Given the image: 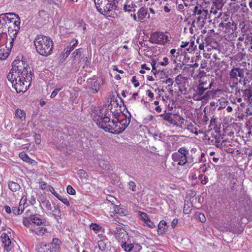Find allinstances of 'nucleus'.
<instances>
[{
	"label": "nucleus",
	"instance_id": "20e7f679",
	"mask_svg": "<svg viewBox=\"0 0 252 252\" xmlns=\"http://www.w3.org/2000/svg\"><path fill=\"white\" fill-rule=\"evenodd\" d=\"M22 223L33 235L39 237L48 236L51 233L50 225L48 223L42 226L36 227L32 223V217H23Z\"/></svg>",
	"mask_w": 252,
	"mask_h": 252
},
{
	"label": "nucleus",
	"instance_id": "0e129e2a",
	"mask_svg": "<svg viewBox=\"0 0 252 252\" xmlns=\"http://www.w3.org/2000/svg\"><path fill=\"white\" fill-rule=\"evenodd\" d=\"M47 184L45 182L40 183L39 188L42 190L46 189L47 188Z\"/></svg>",
	"mask_w": 252,
	"mask_h": 252
},
{
	"label": "nucleus",
	"instance_id": "aec40b11",
	"mask_svg": "<svg viewBox=\"0 0 252 252\" xmlns=\"http://www.w3.org/2000/svg\"><path fill=\"white\" fill-rule=\"evenodd\" d=\"M213 84V82L210 80L208 77L202 76L200 77L198 84L195 86L209 90Z\"/></svg>",
	"mask_w": 252,
	"mask_h": 252
},
{
	"label": "nucleus",
	"instance_id": "9d476101",
	"mask_svg": "<svg viewBox=\"0 0 252 252\" xmlns=\"http://www.w3.org/2000/svg\"><path fill=\"white\" fill-rule=\"evenodd\" d=\"M239 26L243 34L238 38L237 46L239 49L244 51L252 44V33H246V29L245 28V25L244 22L240 23Z\"/></svg>",
	"mask_w": 252,
	"mask_h": 252
},
{
	"label": "nucleus",
	"instance_id": "4be33fe9",
	"mask_svg": "<svg viewBox=\"0 0 252 252\" xmlns=\"http://www.w3.org/2000/svg\"><path fill=\"white\" fill-rule=\"evenodd\" d=\"M147 15V9L142 7L137 12V16L135 14L133 15V18L136 21L142 22L145 19Z\"/></svg>",
	"mask_w": 252,
	"mask_h": 252
},
{
	"label": "nucleus",
	"instance_id": "8fccbe9b",
	"mask_svg": "<svg viewBox=\"0 0 252 252\" xmlns=\"http://www.w3.org/2000/svg\"><path fill=\"white\" fill-rule=\"evenodd\" d=\"M101 228V226L97 223H92L91 225V228L94 231H99Z\"/></svg>",
	"mask_w": 252,
	"mask_h": 252
},
{
	"label": "nucleus",
	"instance_id": "9b49d317",
	"mask_svg": "<svg viewBox=\"0 0 252 252\" xmlns=\"http://www.w3.org/2000/svg\"><path fill=\"white\" fill-rule=\"evenodd\" d=\"M213 94V92L210 90L195 86L191 93V97L194 100L205 102L211 99Z\"/></svg>",
	"mask_w": 252,
	"mask_h": 252
},
{
	"label": "nucleus",
	"instance_id": "1a4fd4ad",
	"mask_svg": "<svg viewBox=\"0 0 252 252\" xmlns=\"http://www.w3.org/2000/svg\"><path fill=\"white\" fill-rule=\"evenodd\" d=\"M61 241L57 238H53L48 244L40 243L37 245L36 250L37 252H60Z\"/></svg>",
	"mask_w": 252,
	"mask_h": 252
},
{
	"label": "nucleus",
	"instance_id": "58836bf2",
	"mask_svg": "<svg viewBox=\"0 0 252 252\" xmlns=\"http://www.w3.org/2000/svg\"><path fill=\"white\" fill-rule=\"evenodd\" d=\"M187 128L188 129L191 133L194 134L196 135H197L199 132L197 131V129L194 126V125L191 122H189L187 125Z\"/></svg>",
	"mask_w": 252,
	"mask_h": 252
},
{
	"label": "nucleus",
	"instance_id": "bf43d9fd",
	"mask_svg": "<svg viewBox=\"0 0 252 252\" xmlns=\"http://www.w3.org/2000/svg\"><path fill=\"white\" fill-rule=\"evenodd\" d=\"M145 224L150 228H153L155 227L154 223L150 219H149L147 221H146V222H145Z\"/></svg>",
	"mask_w": 252,
	"mask_h": 252
},
{
	"label": "nucleus",
	"instance_id": "bb28decb",
	"mask_svg": "<svg viewBox=\"0 0 252 252\" xmlns=\"http://www.w3.org/2000/svg\"><path fill=\"white\" fill-rule=\"evenodd\" d=\"M160 117H162L164 120L168 122L170 124L175 125L177 123L176 121L172 118L171 113H165L161 114Z\"/></svg>",
	"mask_w": 252,
	"mask_h": 252
},
{
	"label": "nucleus",
	"instance_id": "c9c22d12",
	"mask_svg": "<svg viewBox=\"0 0 252 252\" xmlns=\"http://www.w3.org/2000/svg\"><path fill=\"white\" fill-rule=\"evenodd\" d=\"M243 97L244 100L247 101L250 99V98L252 96V90L251 89H246L242 91Z\"/></svg>",
	"mask_w": 252,
	"mask_h": 252
},
{
	"label": "nucleus",
	"instance_id": "4c0bfd02",
	"mask_svg": "<svg viewBox=\"0 0 252 252\" xmlns=\"http://www.w3.org/2000/svg\"><path fill=\"white\" fill-rule=\"evenodd\" d=\"M126 242L121 243V245L125 251L129 252L133 250L134 246L132 244H127Z\"/></svg>",
	"mask_w": 252,
	"mask_h": 252
},
{
	"label": "nucleus",
	"instance_id": "2eb2a0df",
	"mask_svg": "<svg viewBox=\"0 0 252 252\" xmlns=\"http://www.w3.org/2000/svg\"><path fill=\"white\" fill-rule=\"evenodd\" d=\"M150 40L154 44L164 45L169 41V37L163 32H155L151 34Z\"/></svg>",
	"mask_w": 252,
	"mask_h": 252
},
{
	"label": "nucleus",
	"instance_id": "864d4df0",
	"mask_svg": "<svg viewBox=\"0 0 252 252\" xmlns=\"http://www.w3.org/2000/svg\"><path fill=\"white\" fill-rule=\"evenodd\" d=\"M67 192L70 195H74L76 193L75 190L70 185H68L66 188Z\"/></svg>",
	"mask_w": 252,
	"mask_h": 252
},
{
	"label": "nucleus",
	"instance_id": "473e14b6",
	"mask_svg": "<svg viewBox=\"0 0 252 252\" xmlns=\"http://www.w3.org/2000/svg\"><path fill=\"white\" fill-rule=\"evenodd\" d=\"M124 118L119 120L122 126V130H125L129 124L130 118L124 116Z\"/></svg>",
	"mask_w": 252,
	"mask_h": 252
},
{
	"label": "nucleus",
	"instance_id": "680f3d73",
	"mask_svg": "<svg viewBox=\"0 0 252 252\" xmlns=\"http://www.w3.org/2000/svg\"><path fill=\"white\" fill-rule=\"evenodd\" d=\"M220 10H218L215 6H214L213 5H212L211 10H210V13L211 14H213L214 15H216L218 13L219 14Z\"/></svg>",
	"mask_w": 252,
	"mask_h": 252
},
{
	"label": "nucleus",
	"instance_id": "a211bd4d",
	"mask_svg": "<svg viewBox=\"0 0 252 252\" xmlns=\"http://www.w3.org/2000/svg\"><path fill=\"white\" fill-rule=\"evenodd\" d=\"M194 12L196 16V22L200 24L203 23L204 20L207 19L208 11L203 9L202 8H199L197 6H195Z\"/></svg>",
	"mask_w": 252,
	"mask_h": 252
},
{
	"label": "nucleus",
	"instance_id": "c85d7f7f",
	"mask_svg": "<svg viewBox=\"0 0 252 252\" xmlns=\"http://www.w3.org/2000/svg\"><path fill=\"white\" fill-rule=\"evenodd\" d=\"M166 222L163 220H161L158 225V234L159 235H163L167 231Z\"/></svg>",
	"mask_w": 252,
	"mask_h": 252
},
{
	"label": "nucleus",
	"instance_id": "e2e57ef3",
	"mask_svg": "<svg viewBox=\"0 0 252 252\" xmlns=\"http://www.w3.org/2000/svg\"><path fill=\"white\" fill-rule=\"evenodd\" d=\"M165 83L167 85L168 87L172 86L174 83V80L173 79L169 78L166 79Z\"/></svg>",
	"mask_w": 252,
	"mask_h": 252
},
{
	"label": "nucleus",
	"instance_id": "a19ab883",
	"mask_svg": "<svg viewBox=\"0 0 252 252\" xmlns=\"http://www.w3.org/2000/svg\"><path fill=\"white\" fill-rule=\"evenodd\" d=\"M57 194L56 197L61 201H62L63 204L66 205L67 206L70 205V203L68 200L67 198L66 197H64L63 196L60 195L59 193H56Z\"/></svg>",
	"mask_w": 252,
	"mask_h": 252
},
{
	"label": "nucleus",
	"instance_id": "393cba45",
	"mask_svg": "<svg viewBox=\"0 0 252 252\" xmlns=\"http://www.w3.org/2000/svg\"><path fill=\"white\" fill-rule=\"evenodd\" d=\"M97 161L99 167L102 170L104 171L110 170L111 166L109 161L101 158H99Z\"/></svg>",
	"mask_w": 252,
	"mask_h": 252
},
{
	"label": "nucleus",
	"instance_id": "6ab92c4d",
	"mask_svg": "<svg viewBox=\"0 0 252 252\" xmlns=\"http://www.w3.org/2000/svg\"><path fill=\"white\" fill-rule=\"evenodd\" d=\"M8 18V13H3L0 15V41L2 39V34L6 33Z\"/></svg>",
	"mask_w": 252,
	"mask_h": 252
},
{
	"label": "nucleus",
	"instance_id": "69168bd1",
	"mask_svg": "<svg viewBox=\"0 0 252 252\" xmlns=\"http://www.w3.org/2000/svg\"><path fill=\"white\" fill-rule=\"evenodd\" d=\"M78 174L83 178H86L87 176V173L82 169L79 170Z\"/></svg>",
	"mask_w": 252,
	"mask_h": 252
},
{
	"label": "nucleus",
	"instance_id": "ea45409f",
	"mask_svg": "<svg viewBox=\"0 0 252 252\" xmlns=\"http://www.w3.org/2000/svg\"><path fill=\"white\" fill-rule=\"evenodd\" d=\"M21 206H12V210L13 213L15 215H20L24 211V208H20Z\"/></svg>",
	"mask_w": 252,
	"mask_h": 252
},
{
	"label": "nucleus",
	"instance_id": "a878e982",
	"mask_svg": "<svg viewBox=\"0 0 252 252\" xmlns=\"http://www.w3.org/2000/svg\"><path fill=\"white\" fill-rule=\"evenodd\" d=\"M32 217V223L35 225H36V227L38 226H42L44 224H47L49 223L50 225L51 224L49 222H47V223H45L43 221L42 219L39 217H36V215H31Z\"/></svg>",
	"mask_w": 252,
	"mask_h": 252
},
{
	"label": "nucleus",
	"instance_id": "f704fd0d",
	"mask_svg": "<svg viewBox=\"0 0 252 252\" xmlns=\"http://www.w3.org/2000/svg\"><path fill=\"white\" fill-rule=\"evenodd\" d=\"M100 83L99 81L95 80L93 83L92 86L91 87L90 91L93 94H96L98 93L100 89Z\"/></svg>",
	"mask_w": 252,
	"mask_h": 252
},
{
	"label": "nucleus",
	"instance_id": "603ef678",
	"mask_svg": "<svg viewBox=\"0 0 252 252\" xmlns=\"http://www.w3.org/2000/svg\"><path fill=\"white\" fill-rule=\"evenodd\" d=\"M98 245L99 248L101 251H104L106 249V245L103 240H99L98 241Z\"/></svg>",
	"mask_w": 252,
	"mask_h": 252
},
{
	"label": "nucleus",
	"instance_id": "f3484780",
	"mask_svg": "<svg viewBox=\"0 0 252 252\" xmlns=\"http://www.w3.org/2000/svg\"><path fill=\"white\" fill-rule=\"evenodd\" d=\"M13 45V43L10 44V41H9L8 44V41L4 44L1 40L0 41V60H3L6 59L10 52L11 48Z\"/></svg>",
	"mask_w": 252,
	"mask_h": 252
},
{
	"label": "nucleus",
	"instance_id": "338daca9",
	"mask_svg": "<svg viewBox=\"0 0 252 252\" xmlns=\"http://www.w3.org/2000/svg\"><path fill=\"white\" fill-rule=\"evenodd\" d=\"M156 63L154 61H153L152 63H151V65L152 67V71L153 72V73L154 74H156V73L157 72V70L156 68Z\"/></svg>",
	"mask_w": 252,
	"mask_h": 252
},
{
	"label": "nucleus",
	"instance_id": "423d86ee",
	"mask_svg": "<svg viewBox=\"0 0 252 252\" xmlns=\"http://www.w3.org/2000/svg\"><path fill=\"white\" fill-rule=\"evenodd\" d=\"M219 33H221L225 39L229 41H234L237 37V34L234 32L237 27L234 22H228L227 23L221 22L218 26Z\"/></svg>",
	"mask_w": 252,
	"mask_h": 252
},
{
	"label": "nucleus",
	"instance_id": "4468645a",
	"mask_svg": "<svg viewBox=\"0 0 252 252\" xmlns=\"http://www.w3.org/2000/svg\"><path fill=\"white\" fill-rule=\"evenodd\" d=\"M244 70L239 67H233L230 71V81L233 86H236L244 79Z\"/></svg>",
	"mask_w": 252,
	"mask_h": 252
},
{
	"label": "nucleus",
	"instance_id": "72a5a7b5",
	"mask_svg": "<svg viewBox=\"0 0 252 252\" xmlns=\"http://www.w3.org/2000/svg\"><path fill=\"white\" fill-rule=\"evenodd\" d=\"M15 117L19 118L21 121H25L26 113L23 110L17 109L15 110Z\"/></svg>",
	"mask_w": 252,
	"mask_h": 252
},
{
	"label": "nucleus",
	"instance_id": "f03ea898",
	"mask_svg": "<svg viewBox=\"0 0 252 252\" xmlns=\"http://www.w3.org/2000/svg\"><path fill=\"white\" fill-rule=\"evenodd\" d=\"M37 52L41 56H48L53 52L54 43L50 37L37 35L34 40Z\"/></svg>",
	"mask_w": 252,
	"mask_h": 252
},
{
	"label": "nucleus",
	"instance_id": "3c124183",
	"mask_svg": "<svg viewBox=\"0 0 252 252\" xmlns=\"http://www.w3.org/2000/svg\"><path fill=\"white\" fill-rule=\"evenodd\" d=\"M146 94V95L148 97L149 101H152L153 100L154 98V94L151 90H147Z\"/></svg>",
	"mask_w": 252,
	"mask_h": 252
},
{
	"label": "nucleus",
	"instance_id": "79ce46f5",
	"mask_svg": "<svg viewBox=\"0 0 252 252\" xmlns=\"http://www.w3.org/2000/svg\"><path fill=\"white\" fill-rule=\"evenodd\" d=\"M106 200L108 202H111V204L113 205V206L115 205H116L117 204L119 203V202L118 201L117 199L111 195H107Z\"/></svg>",
	"mask_w": 252,
	"mask_h": 252
},
{
	"label": "nucleus",
	"instance_id": "7ed1b4c3",
	"mask_svg": "<svg viewBox=\"0 0 252 252\" xmlns=\"http://www.w3.org/2000/svg\"><path fill=\"white\" fill-rule=\"evenodd\" d=\"M12 65V68L7 75V79L12 80L13 78L15 79V77H18L20 76L27 78L28 75L32 78L31 71H28V65L25 61L22 60H14Z\"/></svg>",
	"mask_w": 252,
	"mask_h": 252
},
{
	"label": "nucleus",
	"instance_id": "09e8293b",
	"mask_svg": "<svg viewBox=\"0 0 252 252\" xmlns=\"http://www.w3.org/2000/svg\"><path fill=\"white\" fill-rule=\"evenodd\" d=\"M245 112L246 117H248L249 116L252 115V104L248 105Z\"/></svg>",
	"mask_w": 252,
	"mask_h": 252
},
{
	"label": "nucleus",
	"instance_id": "c756f323",
	"mask_svg": "<svg viewBox=\"0 0 252 252\" xmlns=\"http://www.w3.org/2000/svg\"><path fill=\"white\" fill-rule=\"evenodd\" d=\"M71 42H74L72 45H68L64 49V51L65 52L66 56H67L70 53V52L73 50V49L76 47V46L78 45V41L76 39H73Z\"/></svg>",
	"mask_w": 252,
	"mask_h": 252
},
{
	"label": "nucleus",
	"instance_id": "c03bdc74",
	"mask_svg": "<svg viewBox=\"0 0 252 252\" xmlns=\"http://www.w3.org/2000/svg\"><path fill=\"white\" fill-rule=\"evenodd\" d=\"M81 49H77L75 50L72 53V58L73 60H76L80 57L81 55Z\"/></svg>",
	"mask_w": 252,
	"mask_h": 252
},
{
	"label": "nucleus",
	"instance_id": "f8f14e48",
	"mask_svg": "<svg viewBox=\"0 0 252 252\" xmlns=\"http://www.w3.org/2000/svg\"><path fill=\"white\" fill-rule=\"evenodd\" d=\"M189 150L185 147L179 148L177 152L172 154V158L174 162H177L179 165H184L187 162V156Z\"/></svg>",
	"mask_w": 252,
	"mask_h": 252
},
{
	"label": "nucleus",
	"instance_id": "052dcab7",
	"mask_svg": "<svg viewBox=\"0 0 252 252\" xmlns=\"http://www.w3.org/2000/svg\"><path fill=\"white\" fill-rule=\"evenodd\" d=\"M27 200V195H23L18 205L21 206V204H25Z\"/></svg>",
	"mask_w": 252,
	"mask_h": 252
},
{
	"label": "nucleus",
	"instance_id": "6e6552de",
	"mask_svg": "<svg viewBox=\"0 0 252 252\" xmlns=\"http://www.w3.org/2000/svg\"><path fill=\"white\" fill-rule=\"evenodd\" d=\"M116 0H94L97 11L101 14L106 15L113 10L117 9Z\"/></svg>",
	"mask_w": 252,
	"mask_h": 252
},
{
	"label": "nucleus",
	"instance_id": "0eeeda50",
	"mask_svg": "<svg viewBox=\"0 0 252 252\" xmlns=\"http://www.w3.org/2000/svg\"><path fill=\"white\" fill-rule=\"evenodd\" d=\"M31 77L28 75L27 78L20 76L18 77H15L12 80L8 79L11 84L12 87L15 90L17 93H25L29 88L31 85Z\"/></svg>",
	"mask_w": 252,
	"mask_h": 252
},
{
	"label": "nucleus",
	"instance_id": "412c9836",
	"mask_svg": "<svg viewBox=\"0 0 252 252\" xmlns=\"http://www.w3.org/2000/svg\"><path fill=\"white\" fill-rule=\"evenodd\" d=\"M168 98V96L164 97L160 94H158V96L156 97V100L154 101L153 104L155 106L154 109L157 113H160L162 111L161 104L164 102L166 98Z\"/></svg>",
	"mask_w": 252,
	"mask_h": 252
},
{
	"label": "nucleus",
	"instance_id": "de8ad7c7",
	"mask_svg": "<svg viewBox=\"0 0 252 252\" xmlns=\"http://www.w3.org/2000/svg\"><path fill=\"white\" fill-rule=\"evenodd\" d=\"M139 216L141 220H142L144 223L149 219V216L146 213L139 212Z\"/></svg>",
	"mask_w": 252,
	"mask_h": 252
},
{
	"label": "nucleus",
	"instance_id": "13d9d810",
	"mask_svg": "<svg viewBox=\"0 0 252 252\" xmlns=\"http://www.w3.org/2000/svg\"><path fill=\"white\" fill-rule=\"evenodd\" d=\"M129 189H131L133 191H136V185L133 181H130L128 183Z\"/></svg>",
	"mask_w": 252,
	"mask_h": 252
},
{
	"label": "nucleus",
	"instance_id": "ddd939ff",
	"mask_svg": "<svg viewBox=\"0 0 252 252\" xmlns=\"http://www.w3.org/2000/svg\"><path fill=\"white\" fill-rule=\"evenodd\" d=\"M0 238L4 252H11L14 248V243L12 242L13 240L10 230H8L6 232L2 233Z\"/></svg>",
	"mask_w": 252,
	"mask_h": 252
},
{
	"label": "nucleus",
	"instance_id": "2f4dec72",
	"mask_svg": "<svg viewBox=\"0 0 252 252\" xmlns=\"http://www.w3.org/2000/svg\"><path fill=\"white\" fill-rule=\"evenodd\" d=\"M113 209L114 211L117 214H119L121 216H126V210L122 207H121L119 205L117 204L115 205L113 207Z\"/></svg>",
	"mask_w": 252,
	"mask_h": 252
},
{
	"label": "nucleus",
	"instance_id": "f257e3e1",
	"mask_svg": "<svg viewBox=\"0 0 252 252\" xmlns=\"http://www.w3.org/2000/svg\"><path fill=\"white\" fill-rule=\"evenodd\" d=\"M111 103L101 108L99 111L94 110L92 114L93 121L96 125L105 131L114 134H119L122 130V126L117 116L121 113L119 107L116 108Z\"/></svg>",
	"mask_w": 252,
	"mask_h": 252
},
{
	"label": "nucleus",
	"instance_id": "5701e85b",
	"mask_svg": "<svg viewBox=\"0 0 252 252\" xmlns=\"http://www.w3.org/2000/svg\"><path fill=\"white\" fill-rule=\"evenodd\" d=\"M136 7L132 0H126L124 4L123 9L125 12L130 13L134 12Z\"/></svg>",
	"mask_w": 252,
	"mask_h": 252
},
{
	"label": "nucleus",
	"instance_id": "49530a36",
	"mask_svg": "<svg viewBox=\"0 0 252 252\" xmlns=\"http://www.w3.org/2000/svg\"><path fill=\"white\" fill-rule=\"evenodd\" d=\"M198 179L200 181L202 185H206L208 182V178L206 176L202 174L199 175Z\"/></svg>",
	"mask_w": 252,
	"mask_h": 252
},
{
	"label": "nucleus",
	"instance_id": "a18cd8bd",
	"mask_svg": "<svg viewBox=\"0 0 252 252\" xmlns=\"http://www.w3.org/2000/svg\"><path fill=\"white\" fill-rule=\"evenodd\" d=\"M191 204H185L183 212L185 214H189L191 211Z\"/></svg>",
	"mask_w": 252,
	"mask_h": 252
},
{
	"label": "nucleus",
	"instance_id": "774afa93",
	"mask_svg": "<svg viewBox=\"0 0 252 252\" xmlns=\"http://www.w3.org/2000/svg\"><path fill=\"white\" fill-rule=\"evenodd\" d=\"M5 212L7 214H10L11 213V209L10 206L8 205H5L4 206Z\"/></svg>",
	"mask_w": 252,
	"mask_h": 252
},
{
	"label": "nucleus",
	"instance_id": "b1692460",
	"mask_svg": "<svg viewBox=\"0 0 252 252\" xmlns=\"http://www.w3.org/2000/svg\"><path fill=\"white\" fill-rule=\"evenodd\" d=\"M19 156L23 161L31 165L34 166L37 164V162L35 160L31 159L25 152H20Z\"/></svg>",
	"mask_w": 252,
	"mask_h": 252
},
{
	"label": "nucleus",
	"instance_id": "dca6fc26",
	"mask_svg": "<svg viewBox=\"0 0 252 252\" xmlns=\"http://www.w3.org/2000/svg\"><path fill=\"white\" fill-rule=\"evenodd\" d=\"M114 236L120 244L128 240V235L123 225H119L115 229Z\"/></svg>",
	"mask_w": 252,
	"mask_h": 252
},
{
	"label": "nucleus",
	"instance_id": "6e6d98bb",
	"mask_svg": "<svg viewBox=\"0 0 252 252\" xmlns=\"http://www.w3.org/2000/svg\"><path fill=\"white\" fill-rule=\"evenodd\" d=\"M169 63L168 59L167 57H164L163 58L162 61L158 63V64L162 66H166Z\"/></svg>",
	"mask_w": 252,
	"mask_h": 252
},
{
	"label": "nucleus",
	"instance_id": "7c9ffc66",
	"mask_svg": "<svg viewBox=\"0 0 252 252\" xmlns=\"http://www.w3.org/2000/svg\"><path fill=\"white\" fill-rule=\"evenodd\" d=\"M225 3V0H216V1L213 2L212 5L218 9V10H220L219 15H217V17H220L221 9Z\"/></svg>",
	"mask_w": 252,
	"mask_h": 252
},
{
	"label": "nucleus",
	"instance_id": "cd10ccee",
	"mask_svg": "<svg viewBox=\"0 0 252 252\" xmlns=\"http://www.w3.org/2000/svg\"><path fill=\"white\" fill-rule=\"evenodd\" d=\"M8 187L12 192H16L21 189V186L18 183L11 181L8 182Z\"/></svg>",
	"mask_w": 252,
	"mask_h": 252
},
{
	"label": "nucleus",
	"instance_id": "4d7b16f0",
	"mask_svg": "<svg viewBox=\"0 0 252 252\" xmlns=\"http://www.w3.org/2000/svg\"><path fill=\"white\" fill-rule=\"evenodd\" d=\"M197 217H198V219L201 222H204L206 221V217L203 213H199L198 214Z\"/></svg>",
	"mask_w": 252,
	"mask_h": 252
},
{
	"label": "nucleus",
	"instance_id": "37998d69",
	"mask_svg": "<svg viewBox=\"0 0 252 252\" xmlns=\"http://www.w3.org/2000/svg\"><path fill=\"white\" fill-rule=\"evenodd\" d=\"M52 215L55 217H59L61 216V210L59 207L54 206V209L51 211V213Z\"/></svg>",
	"mask_w": 252,
	"mask_h": 252
},
{
	"label": "nucleus",
	"instance_id": "5fc2aeb1",
	"mask_svg": "<svg viewBox=\"0 0 252 252\" xmlns=\"http://www.w3.org/2000/svg\"><path fill=\"white\" fill-rule=\"evenodd\" d=\"M131 82L133 84L134 87L136 88L139 86V81L137 79L135 76H133L132 77Z\"/></svg>",
	"mask_w": 252,
	"mask_h": 252
},
{
	"label": "nucleus",
	"instance_id": "e433bc0d",
	"mask_svg": "<svg viewBox=\"0 0 252 252\" xmlns=\"http://www.w3.org/2000/svg\"><path fill=\"white\" fill-rule=\"evenodd\" d=\"M41 204L45 208L46 211L51 213L52 208L50 202L48 200L45 199L42 201Z\"/></svg>",
	"mask_w": 252,
	"mask_h": 252
},
{
	"label": "nucleus",
	"instance_id": "39448f33",
	"mask_svg": "<svg viewBox=\"0 0 252 252\" xmlns=\"http://www.w3.org/2000/svg\"><path fill=\"white\" fill-rule=\"evenodd\" d=\"M8 18L7 22V29H8V33L7 36V41H10V44L14 43L18 33L20 29V20L19 16L14 13H8Z\"/></svg>",
	"mask_w": 252,
	"mask_h": 252
}]
</instances>
